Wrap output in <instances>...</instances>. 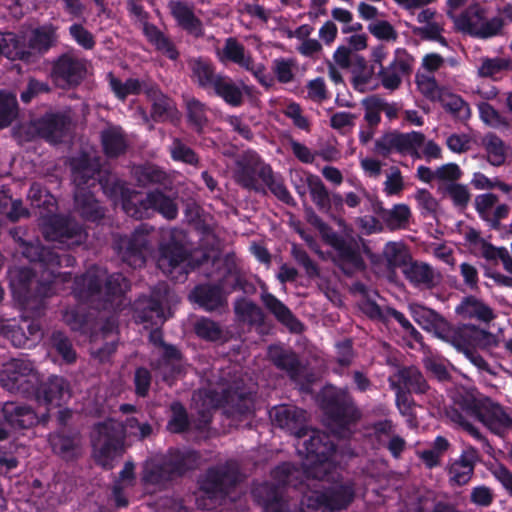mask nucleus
<instances>
[{
    "label": "nucleus",
    "instance_id": "nucleus-25",
    "mask_svg": "<svg viewBox=\"0 0 512 512\" xmlns=\"http://www.w3.org/2000/svg\"><path fill=\"white\" fill-rule=\"evenodd\" d=\"M85 73V64L82 60L63 56L55 64L52 77L59 87L65 88L80 82Z\"/></svg>",
    "mask_w": 512,
    "mask_h": 512
},
{
    "label": "nucleus",
    "instance_id": "nucleus-6",
    "mask_svg": "<svg viewBox=\"0 0 512 512\" xmlns=\"http://www.w3.org/2000/svg\"><path fill=\"white\" fill-rule=\"evenodd\" d=\"M223 395L217 397L214 391L199 390L193 396V404L202 417V421H209L211 409L220 405L227 406L226 413L231 417L244 416L252 412L253 399L251 392H245L237 382L233 391L222 388Z\"/></svg>",
    "mask_w": 512,
    "mask_h": 512
},
{
    "label": "nucleus",
    "instance_id": "nucleus-38",
    "mask_svg": "<svg viewBox=\"0 0 512 512\" xmlns=\"http://www.w3.org/2000/svg\"><path fill=\"white\" fill-rule=\"evenodd\" d=\"M262 301L267 309H269L275 317L292 331H299L301 324L293 317L290 310L276 297L270 293L262 294Z\"/></svg>",
    "mask_w": 512,
    "mask_h": 512
},
{
    "label": "nucleus",
    "instance_id": "nucleus-59",
    "mask_svg": "<svg viewBox=\"0 0 512 512\" xmlns=\"http://www.w3.org/2000/svg\"><path fill=\"white\" fill-rule=\"evenodd\" d=\"M331 16L334 20L343 23L342 32L347 34L351 32H357L362 29V25L360 23H352L353 14L344 8H334L331 11Z\"/></svg>",
    "mask_w": 512,
    "mask_h": 512
},
{
    "label": "nucleus",
    "instance_id": "nucleus-1",
    "mask_svg": "<svg viewBox=\"0 0 512 512\" xmlns=\"http://www.w3.org/2000/svg\"><path fill=\"white\" fill-rule=\"evenodd\" d=\"M269 414L277 426L298 438L295 446L299 454L304 456L302 469L306 481L334 479L330 475L336 469L334 461L337 458V452L325 433L305 428V411L283 405L274 407Z\"/></svg>",
    "mask_w": 512,
    "mask_h": 512
},
{
    "label": "nucleus",
    "instance_id": "nucleus-5",
    "mask_svg": "<svg viewBox=\"0 0 512 512\" xmlns=\"http://www.w3.org/2000/svg\"><path fill=\"white\" fill-rule=\"evenodd\" d=\"M129 284L121 274L107 276L105 269L94 267L75 281L74 293L79 299L104 302L103 308L119 309Z\"/></svg>",
    "mask_w": 512,
    "mask_h": 512
},
{
    "label": "nucleus",
    "instance_id": "nucleus-17",
    "mask_svg": "<svg viewBox=\"0 0 512 512\" xmlns=\"http://www.w3.org/2000/svg\"><path fill=\"white\" fill-rule=\"evenodd\" d=\"M454 348H480L494 347L497 339L492 333L473 325H461L453 328L449 341Z\"/></svg>",
    "mask_w": 512,
    "mask_h": 512
},
{
    "label": "nucleus",
    "instance_id": "nucleus-31",
    "mask_svg": "<svg viewBox=\"0 0 512 512\" xmlns=\"http://www.w3.org/2000/svg\"><path fill=\"white\" fill-rule=\"evenodd\" d=\"M27 54L43 52L49 49L56 41L55 28L52 25H44L31 29L22 36Z\"/></svg>",
    "mask_w": 512,
    "mask_h": 512
},
{
    "label": "nucleus",
    "instance_id": "nucleus-9",
    "mask_svg": "<svg viewBox=\"0 0 512 512\" xmlns=\"http://www.w3.org/2000/svg\"><path fill=\"white\" fill-rule=\"evenodd\" d=\"M354 490L350 483L335 485L329 491L318 490L307 493L301 512H333L345 508L353 499Z\"/></svg>",
    "mask_w": 512,
    "mask_h": 512
},
{
    "label": "nucleus",
    "instance_id": "nucleus-3",
    "mask_svg": "<svg viewBox=\"0 0 512 512\" xmlns=\"http://www.w3.org/2000/svg\"><path fill=\"white\" fill-rule=\"evenodd\" d=\"M150 433V425L140 423L135 417L128 418L125 425L113 420L101 423L95 427L92 434L95 459L101 466L111 468L114 460L120 457L123 451L124 436L143 439Z\"/></svg>",
    "mask_w": 512,
    "mask_h": 512
},
{
    "label": "nucleus",
    "instance_id": "nucleus-21",
    "mask_svg": "<svg viewBox=\"0 0 512 512\" xmlns=\"http://www.w3.org/2000/svg\"><path fill=\"white\" fill-rule=\"evenodd\" d=\"M168 298L169 292L165 290L163 295L160 292H153L151 299H139L135 304L134 317L136 321L150 323L152 326L163 323L167 318L163 303L168 301Z\"/></svg>",
    "mask_w": 512,
    "mask_h": 512
},
{
    "label": "nucleus",
    "instance_id": "nucleus-35",
    "mask_svg": "<svg viewBox=\"0 0 512 512\" xmlns=\"http://www.w3.org/2000/svg\"><path fill=\"white\" fill-rule=\"evenodd\" d=\"M476 460V450L473 448L465 450L460 459L452 463L449 469L450 480L457 485L466 484L472 476Z\"/></svg>",
    "mask_w": 512,
    "mask_h": 512
},
{
    "label": "nucleus",
    "instance_id": "nucleus-34",
    "mask_svg": "<svg viewBox=\"0 0 512 512\" xmlns=\"http://www.w3.org/2000/svg\"><path fill=\"white\" fill-rule=\"evenodd\" d=\"M231 476L218 470H210L201 483V489L209 500L216 503L218 499H226V485Z\"/></svg>",
    "mask_w": 512,
    "mask_h": 512
},
{
    "label": "nucleus",
    "instance_id": "nucleus-28",
    "mask_svg": "<svg viewBox=\"0 0 512 512\" xmlns=\"http://www.w3.org/2000/svg\"><path fill=\"white\" fill-rule=\"evenodd\" d=\"M233 173L238 182L245 187H252L254 184V175L258 170L263 174H270L268 167L260 168V160L256 153L247 151L238 155L234 160Z\"/></svg>",
    "mask_w": 512,
    "mask_h": 512
},
{
    "label": "nucleus",
    "instance_id": "nucleus-43",
    "mask_svg": "<svg viewBox=\"0 0 512 512\" xmlns=\"http://www.w3.org/2000/svg\"><path fill=\"white\" fill-rule=\"evenodd\" d=\"M509 70H512V61L508 58H483L477 68V73L480 77L495 78Z\"/></svg>",
    "mask_w": 512,
    "mask_h": 512
},
{
    "label": "nucleus",
    "instance_id": "nucleus-15",
    "mask_svg": "<svg viewBox=\"0 0 512 512\" xmlns=\"http://www.w3.org/2000/svg\"><path fill=\"white\" fill-rule=\"evenodd\" d=\"M238 285V275L230 272L221 283V287L198 286L190 294V299L206 310H214L223 305L225 295Z\"/></svg>",
    "mask_w": 512,
    "mask_h": 512
},
{
    "label": "nucleus",
    "instance_id": "nucleus-63",
    "mask_svg": "<svg viewBox=\"0 0 512 512\" xmlns=\"http://www.w3.org/2000/svg\"><path fill=\"white\" fill-rule=\"evenodd\" d=\"M481 120L494 128H498L505 124L501 115L488 103L482 102L478 105Z\"/></svg>",
    "mask_w": 512,
    "mask_h": 512
},
{
    "label": "nucleus",
    "instance_id": "nucleus-61",
    "mask_svg": "<svg viewBox=\"0 0 512 512\" xmlns=\"http://www.w3.org/2000/svg\"><path fill=\"white\" fill-rule=\"evenodd\" d=\"M187 111L190 122L200 130L206 123L204 105L196 99H190L187 101Z\"/></svg>",
    "mask_w": 512,
    "mask_h": 512
},
{
    "label": "nucleus",
    "instance_id": "nucleus-2",
    "mask_svg": "<svg viewBox=\"0 0 512 512\" xmlns=\"http://www.w3.org/2000/svg\"><path fill=\"white\" fill-rule=\"evenodd\" d=\"M22 254L33 263V267H13L9 270V280L12 292L19 299L26 301L32 289H37L40 296H49L58 284L64 281V276L55 275L54 268L61 264L60 257L41 247L38 243L23 245Z\"/></svg>",
    "mask_w": 512,
    "mask_h": 512
},
{
    "label": "nucleus",
    "instance_id": "nucleus-41",
    "mask_svg": "<svg viewBox=\"0 0 512 512\" xmlns=\"http://www.w3.org/2000/svg\"><path fill=\"white\" fill-rule=\"evenodd\" d=\"M27 51L23 40L20 41L13 33H0V58L15 60L26 56Z\"/></svg>",
    "mask_w": 512,
    "mask_h": 512
},
{
    "label": "nucleus",
    "instance_id": "nucleus-33",
    "mask_svg": "<svg viewBox=\"0 0 512 512\" xmlns=\"http://www.w3.org/2000/svg\"><path fill=\"white\" fill-rule=\"evenodd\" d=\"M408 70L409 64L405 60L403 53L397 51L394 60L387 67L380 70L382 85L389 90L397 89Z\"/></svg>",
    "mask_w": 512,
    "mask_h": 512
},
{
    "label": "nucleus",
    "instance_id": "nucleus-56",
    "mask_svg": "<svg viewBox=\"0 0 512 512\" xmlns=\"http://www.w3.org/2000/svg\"><path fill=\"white\" fill-rule=\"evenodd\" d=\"M474 139L469 133H453L446 139V145L454 153H464L471 149Z\"/></svg>",
    "mask_w": 512,
    "mask_h": 512
},
{
    "label": "nucleus",
    "instance_id": "nucleus-16",
    "mask_svg": "<svg viewBox=\"0 0 512 512\" xmlns=\"http://www.w3.org/2000/svg\"><path fill=\"white\" fill-rule=\"evenodd\" d=\"M219 57L221 61H232L251 72L262 85H270L271 79L266 74L265 66L262 63H255L237 41L228 39L219 52Z\"/></svg>",
    "mask_w": 512,
    "mask_h": 512
},
{
    "label": "nucleus",
    "instance_id": "nucleus-7",
    "mask_svg": "<svg viewBox=\"0 0 512 512\" xmlns=\"http://www.w3.org/2000/svg\"><path fill=\"white\" fill-rule=\"evenodd\" d=\"M99 166L98 160L88 153L71 161L73 181L77 186L75 192L76 208L83 217L93 221L102 216V211L94 197L85 192L81 185L88 184L89 180L98 172Z\"/></svg>",
    "mask_w": 512,
    "mask_h": 512
},
{
    "label": "nucleus",
    "instance_id": "nucleus-48",
    "mask_svg": "<svg viewBox=\"0 0 512 512\" xmlns=\"http://www.w3.org/2000/svg\"><path fill=\"white\" fill-rule=\"evenodd\" d=\"M415 79L419 92L432 101H439L445 92L438 86L432 75L418 71Z\"/></svg>",
    "mask_w": 512,
    "mask_h": 512
},
{
    "label": "nucleus",
    "instance_id": "nucleus-47",
    "mask_svg": "<svg viewBox=\"0 0 512 512\" xmlns=\"http://www.w3.org/2000/svg\"><path fill=\"white\" fill-rule=\"evenodd\" d=\"M192 77L202 87H212L217 77L214 76L210 63L202 58L192 59L189 62Z\"/></svg>",
    "mask_w": 512,
    "mask_h": 512
},
{
    "label": "nucleus",
    "instance_id": "nucleus-23",
    "mask_svg": "<svg viewBox=\"0 0 512 512\" xmlns=\"http://www.w3.org/2000/svg\"><path fill=\"white\" fill-rule=\"evenodd\" d=\"M147 232V228L141 226L135 230L131 239L123 240L119 247L122 259L134 268L141 267L145 263V251L149 243Z\"/></svg>",
    "mask_w": 512,
    "mask_h": 512
},
{
    "label": "nucleus",
    "instance_id": "nucleus-36",
    "mask_svg": "<svg viewBox=\"0 0 512 512\" xmlns=\"http://www.w3.org/2000/svg\"><path fill=\"white\" fill-rule=\"evenodd\" d=\"M456 313L463 319H477L489 322L495 315L492 309L482 301L468 297L464 299L455 309Z\"/></svg>",
    "mask_w": 512,
    "mask_h": 512
},
{
    "label": "nucleus",
    "instance_id": "nucleus-45",
    "mask_svg": "<svg viewBox=\"0 0 512 512\" xmlns=\"http://www.w3.org/2000/svg\"><path fill=\"white\" fill-rule=\"evenodd\" d=\"M104 150L109 156H116L122 153L126 147L122 131L118 127H110L102 133Z\"/></svg>",
    "mask_w": 512,
    "mask_h": 512
},
{
    "label": "nucleus",
    "instance_id": "nucleus-29",
    "mask_svg": "<svg viewBox=\"0 0 512 512\" xmlns=\"http://www.w3.org/2000/svg\"><path fill=\"white\" fill-rule=\"evenodd\" d=\"M168 8L182 29L197 37L203 34L202 22L195 15L192 5L182 1H170Z\"/></svg>",
    "mask_w": 512,
    "mask_h": 512
},
{
    "label": "nucleus",
    "instance_id": "nucleus-24",
    "mask_svg": "<svg viewBox=\"0 0 512 512\" xmlns=\"http://www.w3.org/2000/svg\"><path fill=\"white\" fill-rule=\"evenodd\" d=\"M0 413L3 425L13 430L30 428L39 421L36 412L30 407L18 402L4 403Z\"/></svg>",
    "mask_w": 512,
    "mask_h": 512
},
{
    "label": "nucleus",
    "instance_id": "nucleus-57",
    "mask_svg": "<svg viewBox=\"0 0 512 512\" xmlns=\"http://www.w3.org/2000/svg\"><path fill=\"white\" fill-rule=\"evenodd\" d=\"M497 201V196L492 193L481 194L475 198V208L482 219L488 222L492 219L493 209Z\"/></svg>",
    "mask_w": 512,
    "mask_h": 512
},
{
    "label": "nucleus",
    "instance_id": "nucleus-53",
    "mask_svg": "<svg viewBox=\"0 0 512 512\" xmlns=\"http://www.w3.org/2000/svg\"><path fill=\"white\" fill-rule=\"evenodd\" d=\"M165 359L159 367L160 373L163 375L164 380H168L170 376L179 372L180 355L174 347L164 348Z\"/></svg>",
    "mask_w": 512,
    "mask_h": 512
},
{
    "label": "nucleus",
    "instance_id": "nucleus-22",
    "mask_svg": "<svg viewBox=\"0 0 512 512\" xmlns=\"http://www.w3.org/2000/svg\"><path fill=\"white\" fill-rule=\"evenodd\" d=\"M70 397L68 383L59 376H52L36 391L39 404L46 406L47 410L60 407Z\"/></svg>",
    "mask_w": 512,
    "mask_h": 512
},
{
    "label": "nucleus",
    "instance_id": "nucleus-58",
    "mask_svg": "<svg viewBox=\"0 0 512 512\" xmlns=\"http://www.w3.org/2000/svg\"><path fill=\"white\" fill-rule=\"evenodd\" d=\"M410 215V208L407 205L397 204L388 212V225L393 229L404 227L408 223Z\"/></svg>",
    "mask_w": 512,
    "mask_h": 512
},
{
    "label": "nucleus",
    "instance_id": "nucleus-11",
    "mask_svg": "<svg viewBox=\"0 0 512 512\" xmlns=\"http://www.w3.org/2000/svg\"><path fill=\"white\" fill-rule=\"evenodd\" d=\"M0 381L8 391L29 393L38 383V376L29 361L12 359L3 364Z\"/></svg>",
    "mask_w": 512,
    "mask_h": 512
},
{
    "label": "nucleus",
    "instance_id": "nucleus-32",
    "mask_svg": "<svg viewBox=\"0 0 512 512\" xmlns=\"http://www.w3.org/2000/svg\"><path fill=\"white\" fill-rule=\"evenodd\" d=\"M406 279L416 287L431 288L437 282V273L423 262H410L403 266L402 270Z\"/></svg>",
    "mask_w": 512,
    "mask_h": 512
},
{
    "label": "nucleus",
    "instance_id": "nucleus-49",
    "mask_svg": "<svg viewBox=\"0 0 512 512\" xmlns=\"http://www.w3.org/2000/svg\"><path fill=\"white\" fill-rule=\"evenodd\" d=\"M50 444L53 451L64 458H70L75 455L78 446V440L61 434L52 435Z\"/></svg>",
    "mask_w": 512,
    "mask_h": 512
},
{
    "label": "nucleus",
    "instance_id": "nucleus-52",
    "mask_svg": "<svg viewBox=\"0 0 512 512\" xmlns=\"http://www.w3.org/2000/svg\"><path fill=\"white\" fill-rule=\"evenodd\" d=\"M16 97L10 93L0 92V128L10 124L16 115Z\"/></svg>",
    "mask_w": 512,
    "mask_h": 512
},
{
    "label": "nucleus",
    "instance_id": "nucleus-18",
    "mask_svg": "<svg viewBox=\"0 0 512 512\" xmlns=\"http://www.w3.org/2000/svg\"><path fill=\"white\" fill-rule=\"evenodd\" d=\"M157 265L163 273L177 281L188 273L185 251L177 242L161 246Z\"/></svg>",
    "mask_w": 512,
    "mask_h": 512
},
{
    "label": "nucleus",
    "instance_id": "nucleus-46",
    "mask_svg": "<svg viewBox=\"0 0 512 512\" xmlns=\"http://www.w3.org/2000/svg\"><path fill=\"white\" fill-rule=\"evenodd\" d=\"M144 33L149 41L168 58L175 60L178 52L173 44L153 25H145Z\"/></svg>",
    "mask_w": 512,
    "mask_h": 512
},
{
    "label": "nucleus",
    "instance_id": "nucleus-13",
    "mask_svg": "<svg viewBox=\"0 0 512 512\" xmlns=\"http://www.w3.org/2000/svg\"><path fill=\"white\" fill-rule=\"evenodd\" d=\"M110 86L119 99H125L129 95L138 94L144 89L146 95L153 101V114L157 117H163L171 109V102L153 86H147L140 83L137 79H127L125 82L111 77Z\"/></svg>",
    "mask_w": 512,
    "mask_h": 512
},
{
    "label": "nucleus",
    "instance_id": "nucleus-50",
    "mask_svg": "<svg viewBox=\"0 0 512 512\" xmlns=\"http://www.w3.org/2000/svg\"><path fill=\"white\" fill-rule=\"evenodd\" d=\"M235 312L242 321L248 323H257L262 320L260 308L247 299H240L235 303Z\"/></svg>",
    "mask_w": 512,
    "mask_h": 512
},
{
    "label": "nucleus",
    "instance_id": "nucleus-8",
    "mask_svg": "<svg viewBox=\"0 0 512 512\" xmlns=\"http://www.w3.org/2000/svg\"><path fill=\"white\" fill-rule=\"evenodd\" d=\"M198 456L193 451H176L163 463L156 460L147 461L142 480L145 485H161L172 475L181 474L197 464Z\"/></svg>",
    "mask_w": 512,
    "mask_h": 512
},
{
    "label": "nucleus",
    "instance_id": "nucleus-10",
    "mask_svg": "<svg viewBox=\"0 0 512 512\" xmlns=\"http://www.w3.org/2000/svg\"><path fill=\"white\" fill-rule=\"evenodd\" d=\"M123 209L126 214L136 218L147 216L149 210L158 211L167 219H174L178 213L175 201L160 191L148 193L145 200L134 193L130 199L123 201Z\"/></svg>",
    "mask_w": 512,
    "mask_h": 512
},
{
    "label": "nucleus",
    "instance_id": "nucleus-40",
    "mask_svg": "<svg viewBox=\"0 0 512 512\" xmlns=\"http://www.w3.org/2000/svg\"><path fill=\"white\" fill-rule=\"evenodd\" d=\"M212 88L218 96L230 105L238 106L242 102L241 88L228 78L217 76Z\"/></svg>",
    "mask_w": 512,
    "mask_h": 512
},
{
    "label": "nucleus",
    "instance_id": "nucleus-12",
    "mask_svg": "<svg viewBox=\"0 0 512 512\" xmlns=\"http://www.w3.org/2000/svg\"><path fill=\"white\" fill-rule=\"evenodd\" d=\"M424 134L416 131L409 133L390 132L380 137L375 143V151L379 155L388 156L393 152L421 158L419 149L424 144Z\"/></svg>",
    "mask_w": 512,
    "mask_h": 512
},
{
    "label": "nucleus",
    "instance_id": "nucleus-44",
    "mask_svg": "<svg viewBox=\"0 0 512 512\" xmlns=\"http://www.w3.org/2000/svg\"><path fill=\"white\" fill-rule=\"evenodd\" d=\"M268 354L277 367L286 370L292 378L296 377L298 360L294 353L280 346H271Z\"/></svg>",
    "mask_w": 512,
    "mask_h": 512
},
{
    "label": "nucleus",
    "instance_id": "nucleus-26",
    "mask_svg": "<svg viewBox=\"0 0 512 512\" xmlns=\"http://www.w3.org/2000/svg\"><path fill=\"white\" fill-rule=\"evenodd\" d=\"M69 127V121L65 116L49 114L42 119L33 122L31 137L40 136L51 143H57L65 136Z\"/></svg>",
    "mask_w": 512,
    "mask_h": 512
},
{
    "label": "nucleus",
    "instance_id": "nucleus-30",
    "mask_svg": "<svg viewBox=\"0 0 512 512\" xmlns=\"http://www.w3.org/2000/svg\"><path fill=\"white\" fill-rule=\"evenodd\" d=\"M296 176L299 178L303 185L295 184L296 190L299 195H306V187L308 188L312 200L320 208H327L329 206L328 191L317 175L307 172H297Z\"/></svg>",
    "mask_w": 512,
    "mask_h": 512
},
{
    "label": "nucleus",
    "instance_id": "nucleus-37",
    "mask_svg": "<svg viewBox=\"0 0 512 512\" xmlns=\"http://www.w3.org/2000/svg\"><path fill=\"white\" fill-rule=\"evenodd\" d=\"M254 496L262 503L263 512H288L276 487L269 484L260 485L255 489Z\"/></svg>",
    "mask_w": 512,
    "mask_h": 512
},
{
    "label": "nucleus",
    "instance_id": "nucleus-19",
    "mask_svg": "<svg viewBox=\"0 0 512 512\" xmlns=\"http://www.w3.org/2000/svg\"><path fill=\"white\" fill-rule=\"evenodd\" d=\"M413 319L425 330L432 332L435 336L449 343L453 331L452 326L433 310L422 305H411Z\"/></svg>",
    "mask_w": 512,
    "mask_h": 512
},
{
    "label": "nucleus",
    "instance_id": "nucleus-27",
    "mask_svg": "<svg viewBox=\"0 0 512 512\" xmlns=\"http://www.w3.org/2000/svg\"><path fill=\"white\" fill-rule=\"evenodd\" d=\"M340 394L342 403L340 405L339 400H335L333 405H335L336 408L329 420L328 426L333 434L339 437H346L350 433V425L357 419L358 413L350 406L347 394L344 391H341Z\"/></svg>",
    "mask_w": 512,
    "mask_h": 512
},
{
    "label": "nucleus",
    "instance_id": "nucleus-60",
    "mask_svg": "<svg viewBox=\"0 0 512 512\" xmlns=\"http://www.w3.org/2000/svg\"><path fill=\"white\" fill-rule=\"evenodd\" d=\"M170 152L174 160L182 161L191 165H196L198 163V158L193 150H191L179 140H174L170 148Z\"/></svg>",
    "mask_w": 512,
    "mask_h": 512
},
{
    "label": "nucleus",
    "instance_id": "nucleus-64",
    "mask_svg": "<svg viewBox=\"0 0 512 512\" xmlns=\"http://www.w3.org/2000/svg\"><path fill=\"white\" fill-rule=\"evenodd\" d=\"M172 417L168 423V429L171 432H181L187 427V416L183 406L179 403H174L171 406Z\"/></svg>",
    "mask_w": 512,
    "mask_h": 512
},
{
    "label": "nucleus",
    "instance_id": "nucleus-14",
    "mask_svg": "<svg viewBox=\"0 0 512 512\" xmlns=\"http://www.w3.org/2000/svg\"><path fill=\"white\" fill-rule=\"evenodd\" d=\"M455 26L463 32L481 38L494 36L500 29L498 21L486 20L483 9L478 5L468 7L455 17Z\"/></svg>",
    "mask_w": 512,
    "mask_h": 512
},
{
    "label": "nucleus",
    "instance_id": "nucleus-55",
    "mask_svg": "<svg viewBox=\"0 0 512 512\" xmlns=\"http://www.w3.org/2000/svg\"><path fill=\"white\" fill-rule=\"evenodd\" d=\"M134 465L127 463L120 473V480L113 489L115 503L118 507L127 505V500L121 495V489L132 483L134 479Z\"/></svg>",
    "mask_w": 512,
    "mask_h": 512
},
{
    "label": "nucleus",
    "instance_id": "nucleus-20",
    "mask_svg": "<svg viewBox=\"0 0 512 512\" xmlns=\"http://www.w3.org/2000/svg\"><path fill=\"white\" fill-rule=\"evenodd\" d=\"M477 417L485 427L500 437L512 430V418L500 405L489 400L478 409Z\"/></svg>",
    "mask_w": 512,
    "mask_h": 512
},
{
    "label": "nucleus",
    "instance_id": "nucleus-42",
    "mask_svg": "<svg viewBox=\"0 0 512 512\" xmlns=\"http://www.w3.org/2000/svg\"><path fill=\"white\" fill-rule=\"evenodd\" d=\"M444 109L461 121H467L471 117L469 104L459 95L444 92L439 100Z\"/></svg>",
    "mask_w": 512,
    "mask_h": 512
},
{
    "label": "nucleus",
    "instance_id": "nucleus-39",
    "mask_svg": "<svg viewBox=\"0 0 512 512\" xmlns=\"http://www.w3.org/2000/svg\"><path fill=\"white\" fill-rule=\"evenodd\" d=\"M487 161L493 166H500L506 160L507 146L496 135L488 134L482 140Z\"/></svg>",
    "mask_w": 512,
    "mask_h": 512
},
{
    "label": "nucleus",
    "instance_id": "nucleus-54",
    "mask_svg": "<svg viewBox=\"0 0 512 512\" xmlns=\"http://www.w3.org/2000/svg\"><path fill=\"white\" fill-rule=\"evenodd\" d=\"M418 208L424 216H434L439 209V203L433 195L425 190L418 189L414 195Z\"/></svg>",
    "mask_w": 512,
    "mask_h": 512
},
{
    "label": "nucleus",
    "instance_id": "nucleus-62",
    "mask_svg": "<svg viewBox=\"0 0 512 512\" xmlns=\"http://www.w3.org/2000/svg\"><path fill=\"white\" fill-rule=\"evenodd\" d=\"M135 176L141 185L158 183L164 179V172L153 166L138 167Z\"/></svg>",
    "mask_w": 512,
    "mask_h": 512
},
{
    "label": "nucleus",
    "instance_id": "nucleus-4",
    "mask_svg": "<svg viewBox=\"0 0 512 512\" xmlns=\"http://www.w3.org/2000/svg\"><path fill=\"white\" fill-rule=\"evenodd\" d=\"M28 198L33 207L46 211H40L39 214L43 218L42 230L47 240L59 242L67 247L78 245L84 240L85 235L80 227L68 218L54 215L55 199L40 185L31 186Z\"/></svg>",
    "mask_w": 512,
    "mask_h": 512
},
{
    "label": "nucleus",
    "instance_id": "nucleus-51",
    "mask_svg": "<svg viewBox=\"0 0 512 512\" xmlns=\"http://www.w3.org/2000/svg\"><path fill=\"white\" fill-rule=\"evenodd\" d=\"M297 63L293 58H277L273 60L272 69L282 83L292 81Z\"/></svg>",
    "mask_w": 512,
    "mask_h": 512
}]
</instances>
